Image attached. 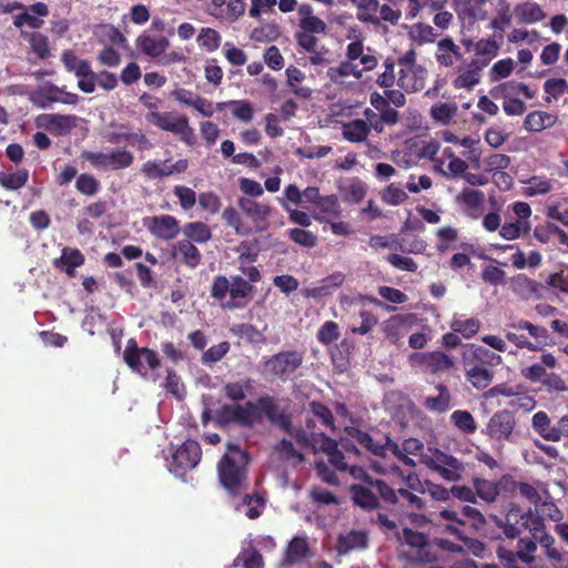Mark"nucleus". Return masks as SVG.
<instances>
[{
	"instance_id": "8",
	"label": "nucleus",
	"mask_w": 568,
	"mask_h": 568,
	"mask_svg": "<svg viewBox=\"0 0 568 568\" xmlns=\"http://www.w3.org/2000/svg\"><path fill=\"white\" fill-rule=\"evenodd\" d=\"M347 434L372 455L386 458L388 452H398V445L389 436L374 438L369 433L359 428H351Z\"/></svg>"
},
{
	"instance_id": "2",
	"label": "nucleus",
	"mask_w": 568,
	"mask_h": 568,
	"mask_svg": "<svg viewBox=\"0 0 568 568\" xmlns=\"http://www.w3.org/2000/svg\"><path fill=\"white\" fill-rule=\"evenodd\" d=\"M250 455L237 444L227 443L226 452L217 464L221 486L233 497L247 489V466Z\"/></svg>"
},
{
	"instance_id": "27",
	"label": "nucleus",
	"mask_w": 568,
	"mask_h": 568,
	"mask_svg": "<svg viewBox=\"0 0 568 568\" xmlns=\"http://www.w3.org/2000/svg\"><path fill=\"white\" fill-rule=\"evenodd\" d=\"M464 212L473 220L480 219L486 212L485 194L481 191L464 189Z\"/></svg>"
},
{
	"instance_id": "11",
	"label": "nucleus",
	"mask_w": 568,
	"mask_h": 568,
	"mask_svg": "<svg viewBox=\"0 0 568 568\" xmlns=\"http://www.w3.org/2000/svg\"><path fill=\"white\" fill-rule=\"evenodd\" d=\"M412 366L424 373L440 374L454 367V359L439 351L414 353L409 356Z\"/></svg>"
},
{
	"instance_id": "30",
	"label": "nucleus",
	"mask_w": 568,
	"mask_h": 568,
	"mask_svg": "<svg viewBox=\"0 0 568 568\" xmlns=\"http://www.w3.org/2000/svg\"><path fill=\"white\" fill-rule=\"evenodd\" d=\"M314 209L315 212L313 216L320 222H323L326 219V216H322L321 214H325L331 217H337L341 213L338 197L335 194L321 195Z\"/></svg>"
},
{
	"instance_id": "42",
	"label": "nucleus",
	"mask_w": 568,
	"mask_h": 568,
	"mask_svg": "<svg viewBox=\"0 0 568 568\" xmlns=\"http://www.w3.org/2000/svg\"><path fill=\"white\" fill-rule=\"evenodd\" d=\"M357 3V19L365 23L379 24V19L374 14L379 9L378 0H359Z\"/></svg>"
},
{
	"instance_id": "18",
	"label": "nucleus",
	"mask_w": 568,
	"mask_h": 568,
	"mask_svg": "<svg viewBox=\"0 0 568 568\" xmlns=\"http://www.w3.org/2000/svg\"><path fill=\"white\" fill-rule=\"evenodd\" d=\"M428 465L447 480H455L459 477L458 459L440 450H435Z\"/></svg>"
},
{
	"instance_id": "52",
	"label": "nucleus",
	"mask_w": 568,
	"mask_h": 568,
	"mask_svg": "<svg viewBox=\"0 0 568 568\" xmlns=\"http://www.w3.org/2000/svg\"><path fill=\"white\" fill-rule=\"evenodd\" d=\"M438 390V396L427 397L424 402V406L433 412H446L449 407V393L444 385H439Z\"/></svg>"
},
{
	"instance_id": "64",
	"label": "nucleus",
	"mask_w": 568,
	"mask_h": 568,
	"mask_svg": "<svg viewBox=\"0 0 568 568\" xmlns=\"http://www.w3.org/2000/svg\"><path fill=\"white\" fill-rule=\"evenodd\" d=\"M239 559L243 561V568H264L263 557L254 547L243 549Z\"/></svg>"
},
{
	"instance_id": "35",
	"label": "nucleus",
	"mask_w": 568,
	"mask_h": 568,
	"mask_svg": "<svg viewBox=\"0 0 568 568\" xmlns=\"http://www.w3.org/2000/svg\"><path fill=\"white\" fill-rule=\"evenodd\" d=\"M285 72L287 75V85L291 88V91L300 98H311L312 89H310L308 87L298 85L304 81L305 73L294 65H290Z\"/></svg>"
},
{
	"instance_id": "48",
	"label": "nucleus",
	"mask_w": 568,
	"mask_h": 568,
	"mask_svg": "<svg viewBox=\"0 0 568 568\" xmlns=\"http://www.w3.org/2000/svg\"><path fill=\"white\" fill-rule=\"evenodd\" d=\"M496 90L503 98H510L519 94L525 95L527 99L534 98V93L530 89L521 82L508 81L500 84Z\"/></svg>"
},
{
	"instance_id": "36",
	"label": "nucleus",
	"mask_w": 568,
	"mask_h": 568,
	"mask_svg": "<svg viewBox=\"0 0 568 568\" xmlns=\"http://www.w3.org/2000/svg\"><path fill=\"white\" fill-rule=\"evenodd\" d=\"M514 13L524 23H536L546 17L541 8L535 2H525L516 6Z\"/></svg>"
},
{
	"instance_id": "61",
	"label": "nucleus",
	"mask_w": 568,
	"mask_h": 568,
	"mask_svg": "<svg viewBox=\"0 0 568 568\" xmlns=\"http://www.w3.org/2000/svg\"><path fill=\"white\" fill-rule=\"evenodd\" d=\"M474 487L477 495L487 503L494 501L499 493L496 484L485 479L476 478L474 480Z\"/></svg>"
},
{
	"instance_id": "32",
	"label": "nucleus",
	"mask_w": 568,
	"mask_h": 568,
	"mask_svg": "<svg viewBox=\"0 0 568 568\" xmlns=\"http://www.w3.org/2000/svg\"><path fill=\"white\" fill-rule=\"evenodd\" d=\"M183 234L185 240L192 243L205 244L212 239V231L210 226L203 222H189L183 226Z\"/></svg>"
},
{
	"instance_id": "60",
	"label": "nucleus",
	"mask_w": 568,
	"mask_h": 568,
	"mask_svg": "<svg viewBox=\"0 0 568 568\" xmlns=\"http://www.w3.org/2000/svg\"><path fill=\"white\" fill-rule=\"evenodd\" d=\"M437 163L440 169L446 166L448 173L454 176L462 174V159L454 156L450 148L444 149L442 158L437 159Z\"/></svg>"
},
{
	"instance_id": "6",
	"label": "nucleus",
	"mask_w": 568,
	"mask_h": 568,
	"mask_svg": "<svg viewBox=\"0 0 568 568\" xmlns=\"http://www.w3.org/2000/svg\"><path fill=\"white\" fill-rule=\"evenodd\" d=\"M61 61L67 71L79 78L78 88L83 93L94 92L98 74L92 70L88 60L80 59L72 50H64L61 54Z\"/></svg>"
},
{
	"instance_id": "46",
	"label": "nucleus",
	"mask_w": 568,
	"mask_h": 568,
	"mask_svg": "<svg viewBox=\"0 0 568 568\" xmlns=\"http://www.w3.org/2000/svg\"><path fill=\"white\" fill-rule=\"evenodd\" d=\"M274 453H276L280 457L286 459V460H296L298 463H302L305 460L304 454L298 452L293 443L288 439H281L278 443H276L273 447Z\"/></svg>"
},
{
	"instance_id": "44",
	"label": "nucleus",
	"mask_w": 568,
	"mask_h": 568,
	"mask_svg": "<svg viewBox=\"0 0 568 568\" xmlns=\"http://www.w3.org/2000/svg\"><path fill=\"white\" fill-rule=\"evenodd\" d=\"M222 219L224 223L229 227H232L237 235L245 236L252 232V229H248L243 224L239 212L233 206H227L224 209Z\"/></svg>"
},
{
	"instance_id": "26",
	"label": "nucleus",
	"mask_w": 568,
	"mask_h": 568,
	"mask_svg": "<svg viewBox=\"0 0 568 568\" xmlns=\"http://www.w3.org/2000/svg\"><path fill=\"white\" fill-rule=\"evenodd\" d=\"M321 445L318 446V452H322L327 455L329 464L336 470L345 471L348 468L347 463H345V456L342 450L338 449L337 443L335 439L325 436L318 437Z\"/></svg>"
},
{
	"instance_id": "56",
	"label": "nucleus",
	"mask_w": 568,
	"mask_h": 568,
	"mask_svg": "<svg viewBox=\"0 0 568 568\" xmlns=\"http://www.w3.org/2000/svg\"><path fill=\"white\" fill-rule=\"evenodd\" d=\"M469 382L478 389L486 388L493 381V373L480 366H476L467 372Z\"/></svg>"
},
{
	"instance_id": "38",
	"label": "nucleus",
	"mask_w": 568,
	"mask_h": 568,
	"mask_svg": "<svg viewBox=\"0 0 568 568\" xmlns=\"http://www.w3.org/2000/svg\"><path fill=\"white\" fill-rule=\"evenodd\" d=\"M556 118L552 114L541 111L529 113L525 119V128L528 131L540 132L554 125Z\"/></svg>"
},
{
	"instance_id": "9",
	"label": "nucleus",
	"mask_w": 568,
	"mask_h": 568,
	"mask_svg": "<svg viewBox=\"0 0 568 568\" xmlns=\"http://www.w3.org/2000/svg\"><path fill=\"white\" fill-rule=\"evenodd\" d=\"M467 52H474L477 59L474 61L473 69L468 71L469 77L464 75V85H473L477 82L475 75L485 68L489 60L497 54L498 45L493 40H479L477 42H465Z\"/></svg>"
},
{
	"instance_id": "34",
	"label": "nucleus",
	"mask_w": 568,
	"mask_h": 568,
	"mask_svg": "<svg viewBox=\"0 0 568 568\" xmlns=\"http://www.w3.org/2000/svg\"><path fill=\"white\" fill-rule=\"evenodd\" d=\"M29 181V171L19 169L16 172H0V185L7 191H17L23 187Z\"/></svg>"
},
{
	"instance_id": "41",
	"label": "nucleus",
	"mask_w": 568,
	"mask_h": 568,
	"mask_svg": "<svg viewBox=\"0 0 568 568\" xmlns=\"http://www.w3.org/2000/svg\"><path fill=\"white\" fill-rule=\"evenodd\" d=\"M196 42L202 50L211 53L219 49L221 36L215 29L202 28L196 38Z\"/></svg>"
},
{
	"instance_id": "58",
	"label": "nucleus",
	"mask_w": 568,
	"mask_h": 568,
	"mask_svg": "<svg viewBox=\"0 0 568 568\" xmlns=\"http://www.w3.org/2000/svg\"><path fill=\"white\" fill-rule=\"evenodd\" d=\"M32 51L39 59L44 60L50 57L49 39L40 32H32L29 38Z\"/></svg>"
},
{
	"instance_id": "12",
	"label": "nucleus",
	"mask_w": 568,
	"mask_h": 568,
	"mask_svg": "<svg viewBox=\"0 0 568 568\" xmlns=\"http://www.w3.org/2000/svg\"><path fill=\"white\" fill-rule=\"evenodd\" d=\"M241 212L252 222L255 232H264L268 229V219L273 207L270 204L257 202L251 197L241 196L237 200Z\"/></svg>"
},
{
	"instance_id": "20",
	"label": "nucleus",
	"mask_w": 568,
	"mask_h": 568,
	"mask_svg": "<svg viewBox=\"0 0 568 568\" xmlns=\"http://www.w3.org/2000/svg\"><path fill=\"white\" fill-rule=\"evenodd\" d=\"M426 70L423 67L400 68L397 85L406 92H417L424 89Z\"/></svg>"
},
{
	"instance_id": "47",
	"label": "nucleus",
	"mask_w": 568,
	"mask_h": 568,
	"mask_svg": "<svg viewBox=\"0 0 568 568\" xmlns=\"http://www.w3.org/2000/svg\"><path fill=\"white\" fill-rule=\"evenodd\" d=\"M531 230V224H523L518 221L506 222L499 230V235L508 241L516 240Z\"/></svg>"
},
{
	"instance_id": "1",
	"label": "nucleus",
	"mask_w": 568,
	"mask_h": 568,
	"mask_svg": "<svg viewBox=\"0 0 568 568\" xmlns=\"http://www.w3.org/2000/svg\"><path fill=\"white\" fill-rule=\"evenodd\" d=\"M496 525L504 528L508 538L518 537L524 529H528L532 538L545 548L546 556L556 564L564 561V555L554 547L555 538L545 531L544 519L531 510L521 511L519 508H511L506 514L505 520L494 517Z\"/></svg>"
},
{
	"instance_id": "59",
	"label": "nucleus",
	"mask_w": 568,
	"mask_h": 568,
	"mask_svg": "<svg viewBox=\"0 0 568 568\" xmlns=\"http://www.w3.org/2000/svg\"><path fill=\"white\" fill-rule=\"evenodd\" d=\"M395 61L393 58L388 57L383 62L384 71L378 74L376 79V83L381 88H392L395 82L397 83L396 73H395Z\"/></svg>"
},
{
	"instance_id": "24",
	"label": "nucleus",
	"mask_w": 568,
	"mask_h": 568,
	"mask_svg": "<svg viewBox=\"0 0 568 568\" xmlns=\"http://www.w3.org/2000/svg\"><path fill=\"white\" fill-rule=\"evenodd\" d=\"M534 430L548 442H560L559 422L554 425L545 412H537L531 418Z\"/></svg>"
},
{
	"instance_id": "51",
	"label": "nucleus",
	"mask_w": 568,
	"mask_h": 568,
	"mask_svg": "<svg viewBox=\"0 0 568 568\" xmlns=\"http://www.w3.org/2000/svg\"><path fill=\"white\" fill-rule=\"evenodd\" d=\"M230 347L231 345L226 341L213 345L209 349L203 352L201 362L204 365H212L214 363H217L229 353Z\"/></svg>"
},
{
	"instance_id": "43",
	"label": "nucleus",
	"mask_w": 568,
	"mask_h": 568,
	"mask_svg": "<svg viewBox=\"0 0 568 568\" xmlns=\"http://www.w3.org/2000/svg\"><path fill=\"white\" fill-rule=\"evenodd\" d=\"M229 106L232 108V115L244 123H248L254 118V106L248 100H230Z\"/></svg>"
},
{
	"instance_id": "13",
	"label": "nucleus",
	"mask_w": 568,
	"mask_h": 568,
	"mask_svg": "<svg viewBox=\"0 0 568 568\" xmlns=\"http://www.w3.org/2000/svg\"><path fill=\"white\" fill-rule=\"evenodd\" d=\"M142 222L148 232L161 241H171L180 233V222L173 215L146 216Z\"/></svg>"
},
{
	"instance_id": "62",
	"label": "nucleus",
	"mask_w": 568,
	"mask_h": 568,
	"mask_svg": "<svg viewBox=\"0 0 568 568\" xmlns=\"http://www.w3.org/2000/svg\"><path fill=\"white\" fill-rule=\"evenodd\" d=\"M369 485L375 488L379 497L387 504L395 505L398 501V490L396 491L386 481L382 479H369Z\"/></svg>"
},
{
	"instance_id": "55",
	"label": "nucleus",
	"mask_w": 568,
	"mask_h": 568,
	"mask_svg": "<svg viewBox=\"0 0 568 568\" xmlns=\"http://www.w3.org/2000/svg\"><path fill=\"white\" fill-rule=\"evenodd\" d=\"M281 206L287 212L293 210L291 205H302L303 204V191H301L297 185L288 184L283 192V197L278 200Z\"/></svg>"
},
{
	"instance_id": "49",
	"label": "nucleus",
	"mask_w": 568,
	"mask_h": 568,
	"mask_svg": "<svg viewBox=\"0 0 568 568\" xmlns=\"http://www.w3.org/2000/svg\"><path fill=\"white\" fill-rule=\"evenodd\" d=\"M457 112V105L455 103H435L430 109L433 119L443 124H447L452 121Z\"/></svg>"
},
{
	"instance_id": "29",
	"label": "nucleus",
	"mask_w": 568,
	"mask_h": 568,
	"mask_svg": "<svg viewBox=\"0 0 568 568\" xmlns=\"http://www.w3.org/2000/svg\"><path fill=\"white\" fill-rule=\"evenodd\" d=\"M371 133V126L362 119H355L346 122L342 126L343 138L353 143L364 142Z\"/></svg>"
},
{
	"instance_id": "45",
	"label": "nucleus",
	"mask_w": 568,
	"mask_h": 568,
	"mask_svg": "<svg viewBox=\"0 0 568 568\" xmlns=\"http://www.w3.org/2000/svg\"><path fill=\"white\" fill-rule=\"evenodd\" d=\"M75 189L83 195L93 196L100 191L101 184L94 175L89 173H81L77 178Z\"/></svg>"
},
{
	"instance_id": "5",
	"label": "nucleus",
	"mask_w": 568,
	"mask_h": 568,
	"mask_svg": "<svg viewBox=\"0 0 568 568\" xmlns=\"http://www.w3.org/2000/svg\"><path fill=\"white\" fill-rule=\"evenodd\" d=\"M125 364L133 371L145 377L148 369L155 371L161 366L158 353L148 347H139L134 338H130L123 352Z\"/></svg>"
},
{
	"instance_id": "4",
	"label": "nucleus",
	"mask_w": 568,
	"mask_h": 568,
	"mask_svg": "<svg viewBox=\"0 0 568 568\" xmlns=\"http://www.w3.org/2000/svg\"><path fill=\"white\" fill-rule=\"evenodd\" d=\"M145 121L158 129L173 133L189 146L196 143L194 129L190 125L189 118L174 112H148Z\"/></svg>"
},
{
	"instance_id": "7",
	"label": "nucleus",
	"mask_w": 568,
	"mask_h": 568,
	"mask_svg": "<svg viewBox=\"0 0 568 568\" xmlns=\"http://www.w3.org/2000/svg\"><path fill=\"white\" fill-rule=\"evenodd\" d=\"M82 156L99 170H122L131 166L134 161L133 154L128 150H112L108 153L85 151Z\"/></svg>"
},
{
	"instance_id": "17",
	"label": "nucleus",
	"mask_w": 568,
	"mask_h": 568,
	"mask_svg": "<svg viewBox=\"0 0 568 568\" xmlns=\"http://www.w3.org/2000/svg\"><path fill=\"white\" fill-rule=\"evenodd\" d=\"M39 125L55 136L69 134L78 126L79 118L74 114H42L38 119Z\"/></svg>"
},
{
	"instance_id": "33",
	"label": "nucleus",
	"mask_w": 568,
	"mask_h": 568,
	"mask_svg": "<svg viewBox=\"0 0 568 568\" xmlns=\"http://www.w3.org/2000/svg\"><path fill=\"white\" fill-rule=\"evenodd\" d=\"M287 434L292 436L302 448H311L313 453H318V446L322 443L318 437L325 436L324 433H310L303 427L294 426Z\"/></svg>"
},
{
	"instance_id": "40",
	"label": "nucleus",
	"mask_w": 568,
	"mask_h": 568,
	"mask_svg": "<svg viewBox=\"0 0 568 568\" xmlns=\"http://www.w3.org/2000/svg\"><path fill=\"white\" fill-rule=\"evenodd\" d=\"M480 155L481 150L479 141L464 139V161L468 168L481 170L484 162L480 161Z\"/></svg>"
},
{
	"instance_id": "22",
	"label": "nucleus",
	"mask_w": 568,
	"mask_h": 568,
	"mask_svg": "<svg viewBox=\"0 0 568 568\" xmlns=\"http://www.w3.org/2000/svg\"><path fill=\"white\" fill-rule=\"evenodd\" d=\"M349 495L353 504L365 511H373L379 508V499L375 493L362 484L349 486Z\"/></svg>"
},
{
	"instance_id": "23",
	"label": "nucleus",
	"mask_w": 568,
	"mask_h": 568,
	"mask_svg": "<svg viewBox=\"0 0 568 568\" xmlns=\"http://www.w3.org/2000/svg\"><path fill=\"white\" fill-rule=\"evenodd\" d=\"M172 256L180 257L181 262L191 268L201 264L202 254L200 250L189 240L178 241L172 247Z\"/></svg>"
},
{
	"instance_id": "50",
	"label": "nucleus",
	"mask_w": 568,
	"mask_h": 568,
	"mask_svg": "<svg viewBox=\"0 0 568 568\" xmlns=\"http://www.w3.org/2000/svg\"><path fill=\"white\" fill-rule=\"evenodd\" d=\"M163 387L169 394H172L179 399H182L185 395V387L181 382V377L173 368L166 369V377L163 383Z\"/></svg>"
},
{
	"instance_id": "31",
	"label": "nucleus",
	"mask_w": 568,
	"mask_h": 568,
	"mask_svg": "<svg viewBox=\"0 0 568 568\" xmlns=\"http://www.w3.org/2000/svg\"><path fill=\"white\" fill-rule=\"evenodd\" d=\"M246 406L255 414L257 410L261 415L265 416L270 423L274 420L276 415L282 410L278 408L276 399L270 395L260 396L255 403L246 402Z\"/></svg>"
},
{
	"instance_id": "15",
	"label": "nucleus",
	"mask_w": 568,
	"mask_h": 568,
	"mask_svg": "<svg viewBox=\"0 0 568 568\" xmlns=\"http://www.w3.org/2000/svg\"><path fill=\"white\" fill-rule=\"evenodd\" d=\"M256 417L246 405L224 404L215 412V424L217 426H226L235 423L244 427L253 426Z\"/></svg>"
},
{
	"instance_id": "53",
	"label": "nucleus",
	"mask_w": 568,
	"mask_h": 568,
	"mask_svg": "<svg viewBox=\"0 0 568 568\" xmlns=\"http://www.w3.org/2000/svg\"><path fill=\"white\" fill-rule=\"evenodd\" d=\"M252 388V381L247 378L244 384L240 382L227 383L224 385L223 390L225 396L233 400L240 402L246 397V392Z\"/></svg>"
},
{
	"instance_id": "25",
	"label": "nucleus",
	"mask_w": 568,
	"mask_h": 568,
	"mask_svg": "<svg viewBox=\"0 0 568 568\" xmlns=\"http://www.w3.org/2000/svg\"><path fill=\"white\" fill-rule=\"evenodd\" d=\"M84 262L85 257L79 248L65 246L62 248L61 256L53 261V266L57 268L63 266L69 276H74L75 268L82 266Z\"/></svg>"
},
{
	"instance_id": "57",
	"label": "nucleus",
	"mask_w": 568,
	"mask_h": 568,
	"mask_svg": "<svg viewBox=\"0 0 568 568\" xmlns=\"http://www.w3.org/2000/svg\"><path fill=\"white\" fill-rule=\"evenodd\" d=\"M341 336L337 323L333 321L325 322L317 331V341L323 345H329L336 342Z\"/></svg>"
},
{
	"instance_id": "19",
	"label": "nucleus",
	"mask_w": 568,
	"mask_h": 568,
	"mask_svg": "<svg viewBox=\"0 0 568 568\" xmlns=\"http://www.w3.org/2000/svg\"><path fill=\"white\" fill-rule=\"evenodd\" d=\"M78 101V94L65 92L54 84H50L45 91L39 92L36 99L38 106L42 109H48L57 102L74 105Z\"/></svg>"
},
{
	"instance_id": "54",
	"label": "nucleus",
	"mask_w": 568,
	"mask_h": 568,
	"mask_svg": "<svg viewBox=\"0 0 568 568\" xmlns=\"http://www.w3.org/2000/svg\"><path fill=\"white\" fill-rule=\"evenodd\" d=\"M253 285L242 276L236 275L232 277L230 295L233 301L248 297L253 293Z\"/></svg>"
},
{
	"instance_id": "10",
	"label": "nucleus",
	"mask_w": 568,
	"mask_h": 568,
	"mask_svg": "<svg viewBox=\"0 0 568 568\" xmlns=\"http://www.w3.org/2000/svg\"><path fill=\"white\" fill-rule=\"evenodd\" d=\"M202 449L196 440H185L172 455L170 470L183 476L187 469L194 468L201 460Z\"/></svg>"
},
{
	"instance_id": "28",
	"label": "nucleus",
	"mask_w": 568,
	"mask_h": 568,
	"mask_svg": "<svg viewBox=\"0 0 568 568\" xmlns=\"http://www.w3.org/2000/svg\"><path fill=\"white\" fill-rule=\"evenodd\" d=\"M339 552H349L354 549H366L368 546L367 532L363 530H351L346 535H341L337 539Z\"/></svg>"
},
{
	"instance_id": "39",
	"label": "nucleus",
	"mask_w": 568,
	"mask_h": 568,
	"mask_svg": "<svg viewBox=\"0 0 568 568\" xmlns=\"http://www.w3.org/2000/svg\"><path fill=\"white\" fill-rule=\"evenodd\" d=\"M236 252L239 253L240 264L254 263L261 252L260 240L253 239L242 241L236 247Z\"/></svg>"
},
{
	"instance_id": "21",
	"label": "nucleus",
	"mask_w": 568,
	"mask_h": 568,
	"mask_svg": "<svg viewBox=\"0 0 568 568\" xmlns=\"http://www.w3.org/2000/svg\"><path fill=\"white\" fill-rule=\"evenodd\" d=\"M136 48L144 55L151 59H160L170 45V41L166 37H152L148 33H142L135 41Z\"/></svg>"
},
{
	"instance_id": "63",
	"label": "nucleus",
	"mask_w": 568,
	"mask_h": 568,
	"mask_svg": "<svg viewBox=\"0 0 568 568\" xmlns=\"http://www.w3.org/2000/svg\"><path fill=\"white\" fill-rule=\"evenodd\" d=\"M547 216L568 226V197L547 207Z\"/></svg>"
},
{
	"instance_id": "16",
	"label": "nucleus",
	"mask_w": 568,
	"mask_h": 568,
	"mask_svg": "<svg viewBox=\"0 0 568 568\" xmlns=\"http://www.w3.org/2000/svg\"><path fill=\"white\" fill-rule=\"evenodd\" d=\"M516 418L507 409L495 413L486 427L487 435L497 442H513Z\"/></svg>"
},
{
	"instance_id": "37",
	"label": "nucleus",
	"mask_w": 568,
	"mask_h": 568,
	"mask_svg": "<svg viewBox=\"0 0 568 568\" xmlns=\"http://www.w3.org/2000/svg\"><path fill=\"white\" fill-rule=\"evenodd\" d=\"M460 57L459 48L449 38H445L438 42L437 60L445 67H450Z\"/></svg>"
},
{
	"instance_id": "3",
	"label": "nucleus",
	"mask_w": 568,
	"mask_h": 568,
	"mask_svg": "<svg viewBox=\"0 0 568 568\" xmlns=\"http://www.w3.org/2000/svg\"><path fill=\"white\" fill-rule=\"evenodd\" d=\"M305 353L291 348L266 356L260 364V373L268 381L286 383L296 377L304 364Z\"/></svg>"
},
{
	"instance_id": "14",
	"label": "nucleus",
	"mask_w": 568,
	"mask_h": 568,
	"mask_svg": "<svg viewBox=\"0 0 568 568\" xmlns=\"http://www.w3.org/2000/svg\"><path fill=\"white\" fill-rule=\"evenodd\" d=\"M314 556L307 536L293 537L284 551L283 558L277 564V568H291L300 565Z\"/></svg>"
}]
</instances>
